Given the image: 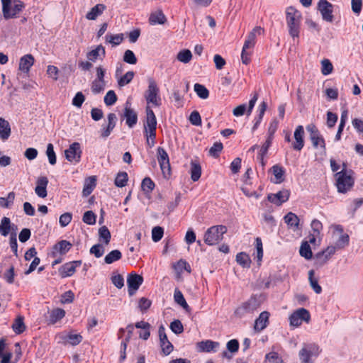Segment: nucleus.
<instances>
[{
    "label": "nucleus",
    "instance_id": "f257e3e1",
    "mask_svg": "<svg viewBox=\"0 0 363 363\" xmlns=\"http://www.w3.org/2000/svg\"><path fill=\"white\" fill-rule=\"evenodd\" d=\"M302 15L294 6L286 9V23L289 35L295 40L298 38L301 30Z\"/></svg>",
    "mask_w": 363,
    "mask_h": 363
},
{
    "label": "nucleus",
    "instance_id": "f03ea898",
    "mask_svg": "<svg viewBox=\"0 0 363 363\" xmlns=\"http://www.w3.org/2000/svg\"><path fill=\"white\" fill-rule=\"evenodd\" d=\"M157 119L153 111L149 107L146 109V120L144 123L145 135L147 145L152 147L155 145Z\"/></svg>",
    "mask_w": 363,
    "mask_h": 363
},
{
    "label": "nucleus",
    "instance_id": "7ed1b4c3",
    "mask_svg": "<svg viewBox=\"0 0 363 363\" xmlns=\"http://www.w3.org/2000/svg\"><path fill=\"white\" fill-rule=\"evenodd\" d=\"M227 227L223 225L210 227L204 233V242L210 246L218 244L223 239V235L227 233Z\"/></svg>",
    "mask_w": 363,
    "mask_h": 363
},
{
    "label": "nucleus",
    "instance_id": "20e7f679",
    "mask_svg": "<svg viewBox=\"0 0 363 363\" xmlns=\"http://www.w3.org/2000/svg\"><path fill=\"white\" fill-rule=\"evenodd\" d=\"M343 169L335 174L336 186L340 193L347 192L354 185V179L346 171V164H343Z\"/></svg>",
    "mask_w": 363,
    "mask_h": 363
},
{
    "label": "nucleus",
    "instance_id": "39448f33",
    "mask_svg": "<svg viewBox=\"0 0 363 363\" xmlns=\"http://www.w3.org/2000/svg\"><path fill=\"white\" fill-rule=\"evenodd\" d=\"M147 82L148 86L144 94L145 99L147 104H152L155 106H160L161 104V98L157 84L152 77H150Z\"/></svg>",
    "mask_w": 363,
    "mask_h": 363
},
{
    "label": "nucleus",
    "instance_id": "423d86ee",
    "mask_svg": "<svg viewBox=\"0 0 363 363\" xmlns=\"http://www.w3.org/2000/svg\"><path fill=\"white\" fill-rule=\"evenodd\" d=\"M260 306V302L256 296H252L249 300L244 302L235 311V314L238 317H242L245 314L252 313Z\"/></svg>",
    "mask_w": 363,
    "mask_h": 363
},
{
    "label": "nucleus",
    "instance_id": "0eeeda50",
    "mask_svg": "<svg viewBox=\"0 0 363 363\" xmlns=\"http://www.w3.org/2000/svg\"><path fill=\"white\" fill-rule=\"evenodd\" d=\"M320 353L318 345L314 344L305 345L299 352L301 363H313L311 358L317 357Z\"/></svg>",
    "mask_w": 363,
    "mask_h": 363
},
{
    "label": "nucleus",
    "instance_id": "6e6552de",
    "mask_svg": "<svg viewBox=\"0 0 363 363\" xmlns=\"http://www.w3.org/2000/svg\"><path fill=\"white\" fill-rule=\"evenodd\" d=\"M157 160L161 170L164 177H167L171 174V167L169 159L166 150L161 147H157Z\"/></svg>",
    "mask_w": 363,
    "mask_h": 363
},
{
    "label": "nucleus",
    "instance_id": "1a4fd4ad",
    "mask_svg": "<svg viewBox=\"0 0 363 363\" xmlns=\"http://www.w3.org/2000/svg\"><path fill=\"white\" fill-rule=\"evenodd\" d=\"M81 145L79 143L74 142L71 144L68 149L65 151V158L70 162L78 163L82 157Z\"/></svg>",
    "mask_w": 363,
    "mask_h": 363
},
{
    "label": "nucleus",
    "instance_id": "9d476101",
    "mask_svg": "<svg viewBox=\"0 0 363 363\" xmlns=\"http://www.w3.org/2000/svg\"><path fill=\"white\" fill-rule=\"evenodd\" d=\"M318 10L321 13L322 18L327 22H333L334 16L333 5L327 0H319L318 3Z\"/></svg>",
    "mask_w": 363,
    "mask_h": 363
},
{
    "label": "nucleus",
    "instance_id": "9b49d317",
    "mask_svg": "<svg viewBox=\"0 0 363 363\" xmlns=\"http://www.w3.org/2000/svg\"><path fill=\"white\" fill-rule=\"evenodd\" d=\"M309 320L310 313L306 309L303 308L298 309L289 317L291 325L295 327L301 325L303 320L308 322Z\"/></svg>",
    "mask_w": 363,
    "mask_h": 363
},
{
    "label": "nucleus",
    "instance_id": "f8f14e48",
    "mask_svg": "<svg viewBox=\"0 0 363 363\" xmlns=\"http://www.w3.org/2000/svg\"><path fill=\"white\" fill-rule=\"evenodd\" d=\"M159 338H160V344L162 348V352L165 355L169 354L173 350V345L169 341L167 336L165 333V328L163 325H161L159 327L158 330Z\"/></svg>",
    "mask_w": 363,
    "mask_h": 363
},
{
    "label": "nucleus",
    "instance_id": "ddd939ff",
    "mask_svg": "<svg viewBox=\"0 0 363 363\" xmlns=\"http://www.w3.org/2000/svg\"><path fill=\"white\" fill-rule=\"evenodd\" d=\"M117 121L116 115L110 113L107 115V124L103 125L100 130V136L102 138H108L114 129Z\"/></svg>",
    "mask_w": 363,
    "mask_h": 363
},
{
    "label": "nucleus",
    "instance_id": "4468645a",
    "mask_svg": "<svg viewBox=\"0 0 363 363\" xmlns=\"http://www.w3.org/2000/svg\"><path fill=\"white\" fill-rule=\"evenodd\" d=\"M143 282V278L141 275H138L137 274H130L127 278L128 294L130 296L135 294Z\"/></svg>",
    "mask_w": 363,
    "mask_h": 363
},
{
    "label": "nucleus",
    "instance_id": "2eb2a0df",
    "mask_svg": "<svg viewBox=\"0 0 363 363\" xmlns=\"http://www.w3.org/2000/svg\"><path fill=\"white\" fill-rule=\"evenodd\" d=\"M335 253V247L328 246L325 250L317 253L315 257V264L318 266L325 264Z\"/></svg>",
    "mask_w": 363,
    "mask_h": 363
},
{
    "label": "nucleus",
    "instance_id": "dca6fc26",
    "mask_svg": "<svg viewBox=\"0 0 363 363\" xmlns=\"http://www.w3.org/2000/svg\"><path fill=\"white\" fill-rule=\"evenodd\" d=\"M131 104L126 101L124 107L123 118L125 119V123L129 128H133L138 122V114L131 108Z\"/></svg>",
    "mask_w": 363,
    "mask_h": 363
},
{
    "label": "nucleus",
    "instance_id": "f3484780",
    "mask_svg": "<svg viewBox=\"0 0 363 363\" xmlns=\"http://www.w3.org/2000/svg\"><path fill=\"white\" fill-rule=\"evenodd\" d=\"M290 192L287 189H283L276 194H269L267 196V199L269 202L275 204L276 206H281L283 203L288 201Z\"/></svg>",
    "mask_w": 363,
    "mask_h": 363
},
{
    "label": "nucleus",
    "instance_id": "a211bd4d",
    "mask_svg": "<svg viewBox=\"0 0 363 363\" xmlns=\"http://www.w3.org/2000/svg\"><path fill=\"white\" fill-rule=\"evenodd\" d=\"M82 264L81 260H77L65 263L59 269V274L61 277H71L76 271V268Z\"/></svg>",
    "mask_w": 363,
    "mask_h": 363
},
{
    "label": "nucleus",
    "instance_id": "6ab92c4d",
    "mask_svg": "<svg viewBox=\"0 0 363 363\" xmlns=\"http://www.w3.org/2000/svg\"><path fill=\"white\" fill-rule=\"evenodd\" d=\"M24 7L23 3L19 0H15L13 1V6L8 5L6 6V11L2 10L4 17L6 19L16 17V16L21 11Z\"/></svg>",
    "mask_w": 363,
    "mask_h": 363
},
{
    "label": "nucleus",
    "instance_id": "aec40b11",
    "mask_svg": "<svg viewBox=\"0 0 363 363\" xmlns=\"http://www.w3.org/2000/svg\"><path fill=\"white\" fill-rule=\"evenodd\" d=\"M295 142L292 143V148L296 151H301L304 146V129L302 125H298L294 131Z\"/></svg>",
    "mask_w": 363,
    "mask_h": 363
},
{
    "label": "nucleus",
    "instance_id": "412c9836",
    "mask_svg": "<svg viewBox=\"0 0 363 363\" xmlns=\"http://www.w3.org/2000/svg\"><path fill=\"white\" fill-rule=\"evenodd\" d=\"M48 184V179L46 177H39L36 182L35 188V194L40 198H45L48 195L47 186Z\"/></svg>",
    "mask_w": 363,
    "mask_h": 363
},
{
    "label": "nucleus",
    "instance_id": "4be33fe9",
    "mask_svg": "<svg viewBox=\"0 0 363 363\" xmlns=\"http://www.w3.org/2000/svg\"><path fill=\"white\" fill-rule=\"evenodd\" d=\"M219 342L210 340L201 341L197 343V349L200 352H216L219 347Z\"/></svg>",
    "mask_w": 363,
    "mask_h": 363
},
{
    "label": "nucleus",
    "instance_id": "5701e85b",
    "mask_svg": "<svg viewBox=\"0 0 363 363\" xmlns=\"http://www.w3.org/2000/svg\"><path fill=\"white\" fill-rule=\"evenodd\" d=\"M59 338L63 343H69L73 346L79 345L82 341V336L79 334L61 333Z\"/></svg>",
    "mask_w": 363,
    "mask_h": 363
},
{
    "label": "nucleus",
    "instance_id": "b1692460",
    "mask_svg": "<svg viewBox=\"0 0 363 363\" xmlns=\"http://www.w3.org/2000/svg\"><path fill=\"white\" fill-rule=\"evenodd\" d=\"M263 31L264 30L260 26H256L254 28L253 30L247 35L242 48L244 50L252 48L255 45L256 35H260Z\"/></svg>",
    "mask_w": 363,
    "mask_h": 363
},
{
    "label": "nucleus",
    "instance_id": "393cba45",
    "mask_svg": "<svg viewBox=\"0 0 363 363\" xmlns=\"http://www.w3.org/2000/svg\"><path fill=\"white\" fill-rule=\"evenodd\" d=\"M72 245L70 242L63 240L57 242L52 248V255L56 256V253H59L62 255H65L71 249Z\"/></svg>",
    "mask_w": 363,
    "mask_h": 363
},
{
    "label": "nucleus",
    "instance_id": "a878e982",
    "mask_svg": "<svg viewBox=\"0 0 363 363\" xmlns=\"http://www.w3.org/2000/svg\"><path fill=\"white\" fill-rule=\"evenodd\" d=\"M269 313L267 311L262 312L259 317L255 320L254 329L260 332L264 330L269 323Z\"/></svg>",
    "mask_w": 363,
    "mask_h": 363
},
{
    "label": "nucleus",
    "instance_id": "bb28decb",
    "mask_svg": "<svg viewBox=\"0 0 363 363\" xmlns=\"http://www.w3.org/2000/svg\"><path fill=\"white\" fill-rule=\"evenodd\" d=\"M34 62V57L31 54H27L20 59L18 68L23 72L28 73Z\"/></svg>",
    "mask_w": 363,
    "mask_h": 363
},
{
    "label": "nucleus",
    "instance_id": "cd10ccee",
    "mask_svg": "<svg viewBox=\"0 0 363 363\" xmlns=\"http://www.w3.org/2000/svg\"><path fill=\"white\" fill-rule=\"evenodd\" d=\"M11 133L10 123L4 118L0 117V138L5 141L9 139Z\"/></svg>",
    "mask_w": 363,
    "mask_h": 363
},
{
    "label": "nucleus",
    "instance_id": "c85d7f7f",
    "mask_svg": "<svg viewBox=\"0 0 363 363\" xmlns=\"http://www.w3.org/2000/svg\"><path fill=\"white\" fill-rule=\"evenodd\" d=\"M17 229V226L11 225V220L9 218L3 217L0 223V233L3 236H7L11 230L15 231Z\"/></svg>",
    "mask_w": 363,
    "mask_h": 363
},
{
    "label": "nucleus",
    "instance_id": "c756f323",
    "mask_svg": "<svg viewBox=\"0 0 363 363\" xmlns=\"http://www.w3.org/2000/svg\"><path fill=\"white\" fill-rule=\"evenodd\" d=\"M226 347L228 351H223L222 356L224 358L231 359L232 356L229 354V352L235 353L239 350V342L236 339L230 340L227 342Z\"/></svg>",
    "mask_w": 363,
    "mask_h": 363
},
{
    "label": "nucleus",
    "instance_id": "7c9ffc66",
    "mask_svg": "<svg viewBox=\"0 0 363 363\" xmlns=\"http://www.w3.org/2000/svg\"><path fill=\"white\" fill-rule=\"evenodd\" d=\"M106 8V7L104 4H98L91 8V10L86 13V18L88 20H95L99 16L102 14Z\"/></svg>",
    "mask_w": 363,
    "mask_h": 363
},
{
    "label": "nucleus",
    "instance_id": "2f4dec72",
    "mask_svg": "<svg viewBox=\"0 0 363 363\" xmlns=\"http://www.w3.org/2000/svg\"><path fill=\"white\" fill-rule=\"evenodd\" d=\"M271 170L275 177V179L273 182L274 183L281 184L284 181L285 170L281 166L275 164L271 168Z\"/></svg>",
    "mask_w": 363,
    "mask_h": 363
},
{
    "label": "nucleus",
    "instance_id": "473e14b6",
    "mask_svg": "<svg viewBox=\"0 0 363 363\" xmlns=\"http://www.w3.org/2000/svg\"><path fill=\"white\" fill-rule=\"evenodd\" d=\"M96 177L94 176L90 177L85 180L82 191V194L84 196H88L91 194V192L93 191L94 189L96 186Z\"/></svg>",
    "mask_w": 363,
    "mask_h": 363
},
{
    "label": "nucleus",
    "instance_id": "72a5a7b5",
    "mask_svg": "<svg viewBox=\"0 0 363 363\" xmlns=\"http://www.w3.org/2000/svg\"><path fill=\"white\" fill-rule=\"evenodd\" d=\"M11 328L16 334L19 335L23 333L26 328L24 323V318L21 315L18 316L15 319Z\"/></svg>",
    "mask_w": 363,
    "mask_h": 363
},
{
    "label": "nucleus",
    "instance_id": "f704fd0d",
    "mask_svg": "<svg viewBox=\"0 0 363 363\" xmlns=\"http://www.w3.org/2000/svg\"><path fill=\"white\" fill-rule=\"evenodd\" d=\"M285 223L291 228H298L299 218L294 213L289 212L284 217Z\"/></svg>",
    "mask_w": 363,
    "mask_h": 363
},
{
    "label": "nucleus",
    "instance_id": "c9c22d12",
    "mask_svg": "<svg viewBox=\"0 0 363 363\" xmlns=\"http://www.w3.org/2000/svg\"><path fill=\"white\" fill-rule=\"evenodd\" d=\"M190 173H191V179L194 182L198 181L200 179L201 174V165L198 162L191 161V162Z\"/></svg>",
    "mask_w": 363,
    "mask_h": 363
},
{
    "label": "nucleus",
    "instance_id": "e433bc0d",
    "mask_svg": "<svg viewBox=\"0 0 363 363\" xmlns=\"http://www.w3.org/2000/svg\"><path fill=\"white\" fill-rule=\"evenodd\" d=\"M149 21L152 25L164 24L166 21V17L161 11H159L150 15Z\"/></svg>",
    "mask_w": 363,
    "mask_h": 363
},
{
    "label": "nucleus",
    "instance_id": "4c0bfd02",
    "mask_svg": "<svg viewBox=\"0 0 363 363\" xmlns=\"http://www.w3.org/2000/svg\"><path fill=\"white\" fill-rule=\"evenodd\" d=\"M65 315V311L62 308H55L52 310L50 313V323L51 324H55L62 318H63Z\"/></svg>",
    "mask_w": 363,
    "mask_h": 363
},
{
    "label": "nucleus",
    "instance_id": "58836bf2",
    "mask_svg": "<svg viewBox=\"0 0 363 363\" xmlns=\"http://www.w3.org/2000/svg\"><path fill=\"white\" fill-rule=\"evenodd\" d=\"M100 52H101L102 55L104 57L106 55V51H105V48L101 45H98L95 49L89 52L86 54V57L88 58L89 60L95 62L96 60L97 57H99Z\"/></svg>",
    "mask_w": 363,
    "mask_h": 363
},
{
    "label": "nucleus",
    "instance_id": "ea45409f",
    "mask_svg": "<svg viewBox=\"0 0 363 363\" xmlns=\"http://www.w3.org/2000/svg\"><path fill=\"white\" fill-rule=\"evenodd\" d=\"M314 274L315 272L313 269L308 272V280L311 288L316 294H319L322 292V288L318 284V279L314 277Z\"/></svg>",
    "mask_w": 363,
    "mask_h": 363
},
{
    "label": "nucleus",
    "instance_id": "a19ab883",
    "mask_svg": "<svg viewBox=\"0 0 363 363\" xmlns=\"http://www.w3.org/2000/svg\"><path fill=\"white\" fill-rule=\"evenodd\" d=\"M174 301L177 304L181 306L184 310L189 311V306L187 304L182 293L179 290L176 289L174 291Z\"/></svg>",
    "mask_w": 363,
    "mask_h": 363
},
{
    "label": "nucleus",
    "instance_id": "79ce46f5",
    "mask_svg": "<svg viewBox=\"0 0 363 363\" xmlns=\"http://www.w3.org/2000/svg\"><path fill=\"white\" fill-rule=\"evenodd\" d=\"M122 257V254L118 250L111 251L104 258V262L106 264H111L116 261L119 260Z\"/></svg>",
    "mask_w": 363,
    "mask_h": 363
},
{
    "label": "nucleus",
    "instance_id": "37998d69",
    "mask_svg": "<svg viewBox=\"0 0 363 363\" xmlns=\"http://www.w3.org/2000/svg\"><path fill=\"white\" fill-rule=\"evenodd\" d=\"M237 262L242 267H250L251 260L248 255L245 252H240L236 255Z\"/></svg>",
    "mask_w": 363,
    "mask_h": 363
},
{
    "label": "nucleus",
    "instance_id": "c03bdc74",
    "mask_svg": "<svg viewBox=\"0 0 363 363\" xmlns=\"http://www.w3.org/2000/svg\"><path fill=\"white\" fill-rule=\"evenodd\" d=\"M301 256L303 257L306 259H310L313 257V253L311 251V248L308 243V242H303L300 250H299Z\"/></svg>",
    "mask_w": 363,
    "mask_h": 363
},
{
    "label": "nucleus",
    "instance_id": "a18cd8bd",
    "mask_svg": "<svg viewBox=\"0 0 363 363\" xmlns=\"http://www.w3.org/2000/svg\"><path fill=\"white\" fill-rule=\"evenodd\" d=\"M192 58L191 52L189 50L184 49L178 52L177 59L183 63H188Z\"/></svg>",
    "mask_w": 363,
    "mask_h": 363
},
{
    "label": "nucleus",
    "instance_id": "49530a36",
    "mask_svg": "<svg viewBox=\"0 0 363 363\" xmlns=\"http://www.w3.org/2000/svg\"><path fill=\"white\" fill-rule=\"evenodd\" d=\"M106 82L95 79L91 83V91L94 94H99L103 91L106 87Z\"/></svg>",
    "mask_w": 363,
    "mask_h": 363
},
{
    "label": "nucleus",
    "instance_id": "de8ad7c7",
    "mask_svg": "<svg viewBox=\"0 0 363 363\" xmlns=\"http://www.w3.org/2000/svg\"><path fill=\"white\" fill-rule=\"evenodd\" d=\"M194 88V91L201 99H206L208 97L209 91L203 85L195 84Z\"/></svg>",
    "mask_w": 363,
    "mask_h": 363
},
{
    "label": "nucleus",
    "instance_id": "09e8293b",
    "mask_svg": "<svg viewBox=\"0 0 363 363\" xmlns=\"http://www.w3.org/2000/svg\"><path fill=\"white\" fill-rule=\"evenodd\" d=\"M135 73L133 71L127 72L118 80V84L120 87L129 84L133 79Z\"/></svg>",
    "mask_w": 363,
    "mask_h": 363
},
{
    "label": "nucleus",
    "instance_id": "8fccbe9b",
    "mask_svg": "<svg viewBox=\"0 0 363 363\" xmlns=\"http://www.w3.org/2000/svg\"><path fill=\"white\" fill-rule=\"evenodd\" d=\"M128 182V174L125 172H119L115 179V185L118 187H123Z\"/></svg>",
    "mask_w": 363,
    "mask_h": 363
},
{
    "label": "nucleus",
    "instance_id": "3c124183",
    "mask_svg": "<svg viewBox=\"0 0 363 363\" xmlns=\"http://www.w3.org/2000/svg\"><path fill=\"white\" fill-rule=\"evenodd\" d=\"M99 235L100 239H102L106 245L109 243L111 235L106 226L104 225L99 228Z\"/></svg>",
    "mask_w": 363,
    "mask_h": 363
},
{
    "label": "nucleus",
    "instance_id": "603ef678",
    "mask_svg": "<svg viewBox=\"0 0 363 363\" xmlns=\"http://www.w3.org/2000/svg\"><path fill=\"white\" fill-rule=\"evenodd\" d=\"M333 66L328 59H323L321 61V72L323 75H328L332 73Z\"/></svg>",
    "mask_w": 363,
    "mask_h": 363
},
{
    "label": "nucleus",
    "instance_id": "864d4df0",
    "mask_svg": "<svg viewBox=\"0 0 363 363\" xmlns=\"http://www.w3.org/2000/svg\"><path fill=\"white\" fill-rule=\"evenodd\" d=\"M350 238L346 233L342 234L335 243L336 249H343L349 245Z\"/></svg>",
    "mask_w": 363,
    "mask_h": 363
},
{
    "label": "nucleus",
    "instance_id": "5fc2aeb1",
    "mask_svg": "<svg viewBox=\"0 0 363 363\" xmlns=\"http://www.w3.org/2000/svg\"><path fill=\"white\" fill-rule=\"evenodd\" d=\"M106 41L109 43L112 44L113 46L118 45L123 40V34H117V35H107L106 36Z\"/></svg>",
    "mask_w": 363,
    "mask_h": 363
},
{
    "label": "nucleus",
    "instance_id": "6e6d98bb",
    "mask_svg": "<svg viewBox=\"0 0 363 363\" xmlns=\"http://www.w3.org/2000/svg\"><path fill=\"white\" fill-rule=\"evenodd\" d=\"M96 216L92 211H87L84 213L82 220L88 225H94L96 223Z\"/></svg>",
    "mask_w": 363,
    "mask_h": 363
},
{
    "label": "nucleus",
    "instance_id": "4d7b16f0",
    "mask_svg": "<svg viewBox=\"0 0 363 363\" xmlns=\"http://www.w3.org/2000/svg\"><path fill=\"white\" fill-rule=\"evenodd\" d=\"M46 155L48 156L50 164L54 165L56 164V155L54 151V147L52 143L47 145Z\"/></svg>",
    "mask_w": 363,
    "mask_h": 363
},
{
    "label": "nucleus",
    "instance_id": "13d9d810",
    "mask_svg": "<svg viewBox=\"0 0 363 363\" xmlns=\"http://www.w3.org/2000/svg\"><path fill=\"white\" fill-rule=\"evenodd\" d=\"M267 107V104L265 101H262L260 105L259 106V114L257 118L256 122L254 125L253 129H256L259 124L260 123L261 121L262 120V118L264 116V114L266 111Z\"/></svg>",
    "mask_w": 363,
    "mask_h": 363
},
{
    "label": "nucleus",
    "instance_id": "bf43d9fd",
    "mask_svg": "<svg viewBox=\"0 0 363 363\" xmlns=\"http://www.w3.org/2000/svg\"><path fill=\"white\" fill-rule=\"evenodd\" d=\"M141 187L143 191L145 192L149 193L152 191L155 188V183L149 177H145L141 184Z\"/></svg>",
    "mask_w": 363,
    "mask_h": 363
},
{
    "label": "nucleus",
    "instance_id": "052dcab7",
    "mask_svg": "<svg viewBox=\"0 0 363 363\" xmlns=\"http://www.w3.org/2000/svg\"><path fill=\"white\" fill-rule=\"evenodd\" d=\"M311 140L314 147L316 148L318 145H320L324 150H325V140L320 135V133L311 137Z\"/></svg>",
    "mask_w": 363,
    "mask_h": 363
},
{
    "label": "nucleus",
    "instance_id": "680f3d73",
    "mask_svg": "<svg viewBox=\"0 0 363 363\" xmlns=\"http://www.w3.org/2000/svg\"><path fill=\"white\" fill-rule=\"evenodd\" d=\"M123 61L130 65H135L137 63V57L132 50H127L124 52Z\"/></svg>",
    "mask_w": 363,
    "mask_h": 363
},
{
    "label": "nucleus",
    "instance_id": "e2e57ef3",
    "mask_svg": "<svg viewBox=\"0 0 363 363\" xmlns=\"http://www.w3.org/2000/svg\"><path fill=\"white\" fill-rule=\"evenodd\" d=\"M117 101V96L114 91H108L104 96V103L106 106H111Z\"/></svg>",
    "mask_w": 363,
    "mask_h": 363
},
{
    "label": "nucleus",
    "instance_id": "0e129e2a",
    "mask_svg": "<svg viewBox=\"0 0 363 363\" xmlns=\"http://www.w3.org/2000/svg\"><path fill=\"white\" fill-rule=\"evenodd\" d=\"M164 230L162 227L156 226L152 230V239L154 242L160 241L163 236Z\"/></svg>",
    "mask_w": 363,
    "mask_h": 363
},
{
    "label": "nucleus",
    "instance_id": "69168bd1",
    "mask_svg": "<svg viewBox=\"0 0 363 363\" xmlns=\"http://www.w3.org/2000/svg\"><path fill=\"white\" fill-rule=\"evenodd\" d=\"M170 329L175 334H181L184 331V327L179 320H174L170 323Z\"/></svg>",
    "mask_w": 363,
    "mask_h": 363
},
{
    "label": "nucleus",
    "instance_id": "338daca9",
    "mask_svg": "<svg viewBox=\"0 0 363 363\" xmlns=\"http://www.w3.org/2000/svg\"><path fill=\"white\" fill-rule=\"evenodd\" d=\"M72 219V215L71 213H65L60 216L59 223L62 227H66L68 225Z\"/></svg>",
    "mask_w": 363,
    "mask_h": 363
},
{
    "label": "nucleus",
    "instance_id": "774afa93",
    "mask_svg": "<svg viewBox=\"0 0 363 363\" xmlns=\"http://www.w3.org/2000/svg\"><path fill=\"white\" fill-rule=\"evenodd\" d=\"M266 359L272 363H283L281 357L275 352H271L266 354Z\"/></svg>",
    "mask_w": 363,
    "mask_h": 363
}]
</instances>
